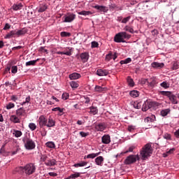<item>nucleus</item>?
<instances>
[{"label":"nucleus","mask_w":179,"mask_h":179,"mask_svg":"<svg viewBox=\"0 0 179 179\" xmlns=\"http://www.w3.org/2000/svg\"><path fill=\"white\" fill-rule=\"evenodd\" d=\"M45 145L47 148H50V149H55V143L54 142L49 141L45 143Z\"/></svg>","instance_id":"obj_36"},{"label":"nucleus","mask_w":179,"mask_h":179,"mask_svg":"<svg viewBox=\"0 0 179 179\" xmlns=\"http://www.w3.org/2000/svg\"><path fill=\"white\" fill-rule=\"evenodd\" d=\"M45 166H49L50 167L55 166L57 164V161L55 159H48L45 162Z\"/></svg>","instance_id":"obj_19"},{"label":"nucleus","mask_w":179,"mask_h":179,"mask_svg":"<svg viewBox=\"0 0 179 179\" xmlns=\"http://www.w3.org/2000/svg\"><path fill=\"white\" fill-rule=\"evenodd\" d=\"M141 157H139L138 155H129L124 160V164H134V163H136V160H140Z\"/></svg>","instance_id":"obj_7"},{"label":"nucleus","mask_w":179,"mask_h":179,"mask_svg":"<svg viewBox=\"0 0 179 179\" xmlns=\"http://www.w3.org/2000/svg\"><path fill=\"white\" fill-rule=\"evenodd\" d=\"M145 122L149 123V122H153V119H152L150 117H148L145 119Z\"/></svg>","instance_id":"obj_60"},{"label":"nucleus","mask_w":179,"mask_h":179,"mask_svg":"<svg viewBox=\"0 0 179 179\" xmlns=\"http://www.w3.org/2000/svg\"><path fill=\"white\" fill-rule=\"evenodd\" d=\"M80 58L83 62H87L89 61V53L83 52L80 55Z\"/></svg>","instance_id":"obj_15"},{"label":"nucleus","mask_w":179,"mask_h":179,"mask_svg":"<svg viewBox=\"0 0 179 179\" xmlns=\"http://www.w3.org/2000/svg\"><path fill=\"white\" fill-rule=\"evenodd\" d=\"M55 125V120L52 118V117L50 116L47 121L46 127L48 128H52Z\"/></svg>","instance_id":"obj_13"},{"label":"nucleus","mask_w":179,"mask_h":179,"mask_svg":"<svg viewBox=\"0 0 179 179\" xmlns=\"http://www.w3.org/2000/svg\"><path fill=\"white\" fill-rule=\"evenodd\" d=\"M94 90L98 93H103V92H106V90H107V88L96 85L94 88Z\"/></svg>","instance_id":"obj_25"},{"label":"nucleus","mask_w":179,"mask_h":179,"mask_svg":"<svg viewBox=\"0 0 179 179\" xmlns=\"http://www.w3.org/2000/svg\"><path fill=\"white\" fill-rule=\"evenodd\" d=\"M27 33V28H23L21 30L17 31V36L19 37V36H23L24 34H26Z\"/></svg>","instance_id":"obj_28"},{"label":"nucleus","mask_w":179,"mask_h":179,"mask_svg":"<svg viewBox=\"0 0 179 179\" xmlns=\"http://www.w3.org/2000/svg\"><path fill=\"white\" fill-rule=\"evenodd\" d=\"M39 59H37L36 60H31L29 62H27L25 65L26 66H34L37 62H38Z\"/></svg>","instance_id":"obj_24"},{"label":"nucleus","mask_w":179,"mask_h":179,"mask_svg":"<svg viewBox=\"0 0 179 179\" xmlns=\"http://www.w3.org/2000/svg\"><path fill=\"white\" fill-rule=\"evenodd\" d=\"M11 72H12V73H17V66H13L11 67Z\"/></svg>","instance_id":"obj_55"},{"label":"nucleus","mask_w":179,"mask_h":179,"mask_svg":"<svg viewBox=\"0 0 179 179\" xmlns=\"http://www.w3.org/2000/svg\"><path fill=\"white\" fill-rule=\"evenodd\" d=\"M93 8L94 9H96V10H99L100 12H103V13L108 12V8H107L106 6H104L96 5L94 6H93Z\"/></svg>","instance_id":"obj_12"},{"label":"nucleus","mask_w":179,"mask_h":179,"mask_svg":"<svg viewBox=\"0 0 179 179\" xmlns=\"http://www.w3.org/2000/svg\"><path fill=\"white\" fill-rule=\"evenodd\" d=\"M135 130V127L134 126H129L128 127V131L129 132H132V131Z\"/></svg>","instance_id":"obj_61"},{"label":"nucleus","mask_w":179,"mask_h":179,"mask_svg":"<svg viewBox=\"0 0 179 179\" xmlns=\"http://www.w3.org/2000/svg\"><path fill=\"white\" fill-rule=\"evenodd\" d=\"M80 136H82V138H86V136H89V133H85V131H80Z\"/></svg>","instance_id":"obj_58"},{"label":"nucleus","mask_w":179,"mask_h":179,"mask_svg":"<svg viewBox=\"0 0 179 179\" xmlns=\"http://www.w3.org/2000/svg\"><path fill=\"white\" fill-rule=\"evenodd\" d=\"M108 73H110V71L107 69H99L96 71V75H98V76H107Z\"/></svg>","instance_id":"obj_10"},{"label":"nucleus","mask_w":179,"mask_h":179,"mask_svg":"<svg viewBox=\"0 0 179 179\" xmlns=\"http://www.w3.org/2000/svg\"><path fill=\"white\" fill-rule=\"evenodd\" d=\"M92 48H97L99 47V43L96 41H92L91 45Z\"/></svg>","instance_id":"obj_57"},{"label":"nucleus","mask_w":179,"mask_h":179,"mask_svg":"<svg viewBox=\"0 0 179 179\" xmlns=\"http://www.w3.org/2000/svg\"><path fill=\"white\" fill-rule=\"evenodd\" d=\"M81 77L79 73H73L69 75V79L71 80H76V79H79Z\"/></svg>","instance_id":"obj_18"},{"label":"nucleus","mask_w":179,"mask_h":179,"mask_svg":"<svg viewBox=\"0 0 179 179\" xmlns=\"http://www.w3.org/2000/svg\"><path fill=\"white\" fill-rule=\"evenodd\" d=\"M91 114H93V115H96L97 113H99V109H97V107L95 106H91L90 108Z\"/></svg>","instance_id":"obj_30"},{"label":"nucleus","mask_w":179,"mask_h":179,"mask_svg":"<svg viewBox=\"0 0 179 179\" xmlns=\"http://www.w3.org/2000/svg\"><path fill=\"white\" fill-rule=\"evenodd\" d=\"M174 150H176V148H171V149H170L169 150H168L167 152H166V154H164V157H167V155H171V154H173V152H174Z\"/></svg>","instance_id":"obj_47"},{"label":"nucleus","mask_w":179,"mask_h":179,"mask_svg":"<svg viewBox=\"0 0 179 179\" xmlns=\"http://www.w3.org/2000/svg\"><path fill=\"white\" fill-rule=\"evenodd\" d=\"M15 36H17V32L16 30H13L6 34V38H12V37Z\"/></svg>","instance_id":"obj_21"},{"label":"nucleus","mask_w":179,"mask_h":179,"mask_svg":"<svg viewBox=\"0 0 179 179\" xmlns=\"http://www.w3.org/2000/svg\"><path fill=\"white\" fill-rule=\"evenodd\" d=\"M129 94L131 97H134V98L138 97V96H139V92L136 90H133L129 92Z\"/></svg>","instance_id":"obj_37"},{"label":"nucleus","mask_w":179,"mask_h":179,"mask_svg":"<svg viewBox=\"0 0 179 179\" xmlns=\"http://www.w3.org/2000/svg\"><path fill=\"white\" fill-rule=\"evenodd\" d=\"M63 19H64V23H71V22H73L74 19H76V15L73 13H69L64 15Z\"/></svg>","instance_id":"obj_8"},{"label":"nucleus","mask_w":179,"mask_h":179,"mask_svg":"<svg viewBox=\"0 0 179 179\" xmlns=\"http://www.w3.org/2000/svg\"><path fill=\"white\" fill-rule=\"evenodd\" d=\"M70 85L72 89H78V87H79V84L78 83V82L76 81H71L70 83Z\"/></svg>","instance_id":"obj_39"},{"label":"nucleus","mask_w":179,"mask_h":179,"mask_svg":"<svg viewBox=\"0 0 179 179\" xmlns=\"http://www.w3.org/2000/svg\"><path fill=\"white\" fill-rule=\"evenodd\" d=\"M47 6L45 4H42L41 5L39 9L38 10V12L39 13H42L43 12H45V10H47Z\"/></svg>","instance_id":"obj_32"},{"label":"nucleus","mask_w":179,"mask_h":179,"mask_svg":"<svg viewBox=\"0 0 179 179\" xmlns=\"http://www.w3.org/2000/svg\"><path fill=\"white\" fill-rule=\"evenodd\" d=\"M111 59H113V53L112 52H109L106 56V61H111Z\"/></svg>","instance_id":"obj_49"},{"label":"nucleus","mask_w":179,"mask_h":179,"mask_svg":"<svg viewBox=\"0 0 179 179\" xmlns=\"http://www.w3.org/2000/svg\"><path fill=\"white\" fill-rule=\"evenodd\" d=\"M29 128L31 129V131H36L37 126L34 123H29Z\"/></svg>","instance_id":"obj_43"},{"label":"nucleus","mask_w":179,"mask_h":179,"mask_svg":"<svg viewBox=\"0 0 179 179\" xmlns=\"http://www.w3.org/2000/svg\"><path fill=\"white\" fill-rule=\"evenodd\" d=\"M87 164V162H81L80 163L76 164H74V167H85V166H86Z\"/></svg>","instance_id":"obj_38"},{"label":"nucleus","mask_w":179,"mask_h":179,"mask_svg":"<svg viewBox=\"0 0 179 179\" xmlns=\"http://www.w3.org/2000/svg\"><path fill=\"white\" fill-rule=\"evenodd\" d=\"M124 30L125 31H129V33H131V34H134V27H131L129 25H126L124 27Z\"/></svg>","instance_id":"obj_27"},{"label":"nucleus","mask_w":179,"mask_h":179,"mask_svg":"<svg viewBox=\"0 0 179 179\" xmlns=\"http://www.w3.org/2000/svg\"><path fill=\"white\" fill-rule=\"evenodd\" d=\"M24 114H26V110H24V108H20L19 109H17L16 110V115H17V117H19L20 118L21 117H23L24 115Z\"/></svg>","instance_id":"obj_16"},{"label":"nucleus","mask_w":179,"mask_h":179,"mask_svg":"<svg viewBox=\"0 0 179 179\" xmlns=\"http://www.w3.org/2000/svg\"><path fill=\"white\" fill-rule=\"evenodd\" d=\"M52 111H59L60 113L59 114V115H62V114H61L62 113H64V108H61L59 107H57V108H54L52 109Z\"/></svg>","instance_id":"obj_46"},{"label":"nucleus","mask_w":179,"mask_h":179,"mask_svg":"<svg viewBox=\"0 0 179 179\" xmlns=\"http://www.w3.org/2000/svg\"><path fill=\"white\" fill-rule=\"evenodd\" d=\"M171 111L170 108H166L161 110L160 113L162 117H166L167 115L170 114Z\"/></svg>","instance_id":"obj_29"},{"label":"nucleus","mask_w":179,"mask_h":179,"mask_svg":"<svg viewBox=\"0 0 179 179\" xmlns=\"http://www.w3.org/2000/svg\"><path fill=\"white\" fill-rule=\"evenodd\" d=\"M153 153V148H152L151 143H147L145 146L143 147L142 150L140 152V156L141 157L142 160H146L148 157H150Z\"/></svg>","instance_id":"obj_1"},{"label":"nucleus","mask_w":179,"mask_h":179,"mask_svg":"<svg viewBox=\"0 0 179 179\" xmlns=\"http://www.w3.org/2000/svg\"><path fill=\"white\" fill-rule=\"evenodd\" d=\"M100 153H101V152H97V153H92V154H89L88 155H85L84 157V159H94V157H97V156H99L100 155Z\"/></svg>","instance_id":"obj_23"},{"label":"nucleus","mask_w":179,"mask_h":179,"mask_svg":"<svg viewBox=\"0 0 179 179\" xmlns=\"http://www.w3.org/2000/svg\"><path fill=\"white\" fill-rule=\"evenodd\" d=\"M134 108H136L137 110H141L142 108V102H138L137 103H135L134 105Z\"/></svg>","instance_id":"obj_48"},{"label":"nucleus","mask_w":179,"mask_h":179,"mask_svg":"<svg viewBox=\"0 0 179 179\" xmlns=\"http://www.w3.org/2000/svg\"><path fill=\"white\" fill-rule=\"evenodd\" d=\"M159 103L152 101L150 99L146 100L142 105V111H148V110L153 108L158 107Z\"/></svg>","instance_id":"obj_4"},{"label":"nucleus","mask_w":179,"mask_h":179,"mask_svg":"<svg viewBox=\"0 0 179 179\" xmlns=\"http://www.w3.org/2000/svg\"><path fill=\"white\" fill-rule=\"evenodd\" d=\"M10 120L14 124H20V118L17 115H13L10 116Z\"/></svg>","instance_id":"obj_17"},{"label":"nucleus","mask_w":179,"mask_h":179,"mask_svg":"<svg viewBox=\"0 0 179 179\" xmlns=\"http://www.w3.org/2000/svg\"><path fill=\"white\" fill-rule=\"evenodd\" d=\"M13 135H15V138H20L22 135H23V133L19 130L14 129L13 130Z\"/></svg>","instance_id":"obj_35"},{"label":"nucleus","mask_w":179,"mask_h":179,"mask_svg":"<svg viewBox=\"0 0 179 179\" xmlns=\"http://www.w3.org/2000/svg\"><path fill=\"white\" fill-rule=\"evenodd\" d=\"M62 99L63 100H68V99H69V94L64 92L63 93L62 96Z\"/></svg>","instance_id":"obj_52"},{"label":"nucleus","mask_w":179,"mask_h":179,"mask_svg":"<svg viewBox=\"0 0 179 179\" xmlns=\"http://www.w3.org/2000/svg\"><path fill=\"white\" fill-rule=\"evenodd\" d=\"M131 35L127 34L126 31H122L117 34L114 37L115 43H125L124 39L129 40Z\"/></svg>","instance_id":"obj_3"},{"label":"nucleus","mask_w":179,"mask_h":179,"mask_svg":"<svg viewBox=\"0 0 179 179\" xmlns=\"http://www.w3.org/2000/svg\"><path fill=\"white\" fill-rule=\"evenodd\" d=\"M109 9H110V10H114V9H117V10H122V8L117 6V5H115V3H111L110 5H109Z\"/></svg>","instance_id":"obj_34"},{"label":"nucleus","mask_w":179,"mask_h":179,"mask_svg":"<svg viewBox=\"0 0 179 179\" xmlns=\"http://www.w3.org/2000/svg\"><path fill=\"white\" fill-rule=\"evenodd\" d=\"M6 107L7 110H10V108H13L15 107V103H9L8 104L6 105Z\"/></svg>","instance_id":"obj_56"},{"label":"nucleus","mask_w":179,"mask_h":179,"mask_svg":"<svg viewBox=\"0 0 179 179\" xmlns=\"http://www.w3.org/2000/svg\"><path fill=\"white\" fill-rule=\"evenodd\" d=\"M71 177L72 179L78 178V177H80V173H75L73 174H71Z\"/></svg>","instance_id":"obj_54"},{"label":"nucleus","mask_w":179,"mask_h":179,"mask_svg":"<svg viewBox=\"0 0 179 179\" xmlns=\"http://www.w3.org/2000/svg\"><path fill=\"white\" fill-rule=\"evenodd\" d=\"M78 13V15H83V16H89V15H92V12L86 11V10H83V11L79 12Z\"/></svg>","instance_id":"obj_41"},{"label":"nucleus","mask_w":179,"mask_h":179,"mask_svg":"<svg viewBox=\"0 0 179 179\" xmlns=\"http://www.w3.org/2000/svg\"><path fill=\"white\" fill-rule=\"evenodd\" d=\"M102 143H104L105 145H108L110 142H111V138L110 137V135H104L101 138Z\"/></svg>","instance_id":"obj_14"},{"label":"nucleus","mask_w":179,"mask_h":179,"mask_svg":"<svg viewBox=\"0 0 179 179\" xmlns=\"http://www.w3.org/2000/svg\"><path fill=\"white\" fill-rule=\"evenodd\" d=\"M131 61L132 59L129 57L127 59H125L124 60L120 61V64L121 65H124V64H129V62H131Z\"/></svg>","instance_id":"obj_44"},{"label":"nucleus","mask_w":179,"mask_h":179,"mask_svg":"<svg viewBox=\"0 0 179 179\" xmlns=\"http://www.w3.org/2000/svg\"><path fill=\"white\" fill-rule=\"evenodd\" d=\"M160 86H162V87H164V89H169V87H170V84L166 81H164L160 84Z\"/></svg>","instance_id":"obj_42"},{"label":"nucleus","mask_w":179,"mask_h":179,"mask_svg":"<svg viewBox=\"0 0 179 179\" xmlns=\"http://www.w3.org/2000/svg\"><path fill=\"white\" fill-rule=\"evenodd\" d=\"M13 10H20V9H22V8H23V5H22V3H19V4H14L12 6Z\"/></svg>","instance_id":"obj_33"},{"label":"nucleus","mask_w":179,"mask_h":179,"mask_svg":"<svg viewBox=\"0 0 179 179\" xmlns=\"http://www.w3.org/2000/svg\"><path fill=\"white\" fill-rule=\"evenodd\" d=\"M22 141L24 142L25 149L27 150H33V149L36 148V143L33 140H31V138L24 137L22 138Z\"/></svg>","instance_id":"obj_5"},{"label":"nucleus","mask_w":179,"mask_h":179,"mask_svg":"<svg viewBox=\"0 0 179 179\" xmlns=\"http://www.w3.org/2000/svg\"><path fill=\"white\" fill-rule=\"evenodd\" d=\"M20 171L24 173L27 176H31L36 171V166L33 163H29L24 166L18 168Z\"/></svg>","instance_id":"obj_2"},{"label":"nucleus","mask_w":179,"mask_h":179,"mask_svg":"<svg viewBox=\"0 0 179 179\" xmlns=\"http://www.w3.org/2000/svg\"><path fill=\"white\" fill-rule=\"evenodd\" d=\"M69 51L66 52H57L56 54L58 55H68L69 57H71L72 55V52H71V49L69 48Z\"/></svg>","instance_id":"obj_26"},{"label":"nucleus","mask_w":179,"mask_h":179,"mask_svg":"<svg viewBox=\"0 0 179 179\" xmlns=\"http://www.w3.org/2000/svg\"><path fill=\"white\" fill-rule=\"evenodd\" d=\"M178 68H179L178 62H173L172 69L173 71H176V69H178Z\"/></svg>","instance_id":"obj_51"},{"label":"nucleus","mask_w":179,"mask_h":179,"mask_svg":"<svg viewBox=\"0 0 179 179\" xmlns=\"http://www.w3.org/2000/svg\"><path fill=\"white\" fill-rule=\"evenodd\" d=\"M163 138L166 141H171V135L170 134H164Z\"/></svg>","instance_id":"obj_50"},{"label":"nucleus","mask_w":179,"mask_h":179,"mask_svg":"<svg viewBox=\"0 0 179 179\" xmlns=\"http://www.w3.org/2000/svg\"><path fill=\"white\" fill-rule=\"evenodd\" d=\"M62 37H71V33L66 31H62L60 33Z\"/></svg>","instance_id":"obj_45"},{"label":"nucleus","mask_w":179,"mask_h":179,"mask_svg":"<svg viewBox=\"0 0 179 179\" xmlns=\"http://www.w3.org/2000/svg\"><path fill=\"white\" fill-rule=\"evenodd\" d=\"M8 29H10V24L6 23L3 27V30H8Z\"/></svg>","instance_id":"obj_62"},{"label":"nucleus","mask_w":179,"mask_h":179,"mask_svg":"<svg viewBox=\"0 0 179 179\" xmlns=\"http://www.w3.org/2000/svg\"><path fill=\"white\" fill-rule=\"evenodd\" d=\"M127 83L129 86H131V87H134V86H135V83L134 82V79H132L131 76L127 77Z\"/></svg>","instance_id":"obj_31"},{"label":"nucleus","mask_w":179,"mask_h":179,"mask_svg":"<svg viewBox=\"0 0 179 179\" xmlns=\"http://www.w3.org/2000/svg\"><path fill=\"white\" fill-rule=\"evenodd\" d=\"M11 100H13V101H16V100H17V96L15 95L11 96Z\"/></svg>","instance_id":"obj_63"},{"label":"nucleus","mask_w":179,"mask_h":179,"mask_svg":"<svg viewBox=\"0 0 179 179\" xmlns=\"http://www.w3.org/2000/svg\"><path fill=\"white\" fill-rule=\"evenodd\" d=\"M131 20V16L126 17L122 19V23L127 24L128 23V21Z\"/></svg>","instance_id":"obj_53"},{"label":"nucleus","mask_w":179,"mask_h":179,"mask_svg":"<svg viewBox=\"0 0 179 179\" xmlns=\"http://www.w3.org/2000/svg\"><path fill=\"white\" fill-rule=\"evenodd\" d=\"M48 157L47 155H42L41 157V161H42V162H44V163L46 162V161L48 160Z\"/></svg>","instance_id":"obj_59"},{"label":"nucleus","mask_w":179,"mask_h":179,"mask_svg":"<svg viewBox=\"0 0 179 179\" xmlns=\"http://www.w3.org/2000/svg\"><path fill=\"white\" fill-rule=\"evenodd\" d=\"M152 68H157V69H161V68L164 67V63H159L154 62L152 63Z\"/></svg>","instance_id":"obj_20"},{"label":"nucleus","mask_w":179,"mask_h":179,"mask_svg":"<svg viewBox=\"0 0 179 179\" xmlns=\"http://www.w3.org/2000/svg\"><path fill=\"white\" fill-rule=\"evenodd\" d=\"M104 162V158L102 156H99L95 159V163L97 166H101Z\"/></svg>","instance_id":"obj_22"},{"label":"nucleus","mask_w":179,"mask_h":179,"mask_svg":"<svg viewBox=\"0 0 179 179\" xmlns=\"http://www.w3.org/2000/svg\"><path fill=\"white\" fill-rule=\"evenodd\" d=\"M24 104H27V106H30V96L26 98L25 101L21 103V106H24Z\"/></svg>","instance_id":"obj_40"},{"label":"nucleus","mask_w":179,"mask_h":179,"mask_svg":"<svg viewBox=\"0 0 179 179\" xmlns=\"http://www.w3.org/2000/svg\"><path fill=\"white\" fill-rule=\"evenodd\" d=\"M160 94L162 96H166L171 102L172 104H178V101H177V96L173 94V92L170 91H161Z\"/></svg>","instance_id":"obj_6"},{"label":"nucleus","mask_w":179,"mask_h":179,"mask_svg":"<svg viewBox=\"0 0 179 179\" xmlns=\"http://www.w3.org/2000/svg\"><path fill=\"white\" fill-rule=\"evenodd\" d=\"M106 128H107L106 123H99L95 126V129L100 132H103Z\"/></svg>","instance_id":"obj_11"},{"label":"nucleus","mask_w":179,"mask_h":179,"mask_svg":"<svg viewBox=\"0 0 179 179\" xmlns=\"http://www.w3.org/2000/svg\"><path fill=\"white\" fill-rule=\"evenodd\" d=\"M174 135L176 138H179V129H178L176 131H175Z\"/></svg>","instance_id":"obj_64"},{"label":"nucleus","mask_w":179,"mask_h":179,"mask_svg":"<svg viewBox=\"0 0 179 179\" xmlns=\"http://www.w3.org/2000/svg\"><path fill=\"white\" fill-rule=\"evenodd\" d=\"M47 121H48V119L45 118V115H41L38 120V122L39 124L40 128H43V127H47Z\"/></svg>","instance_id":"obj_9"}]
</instances>
